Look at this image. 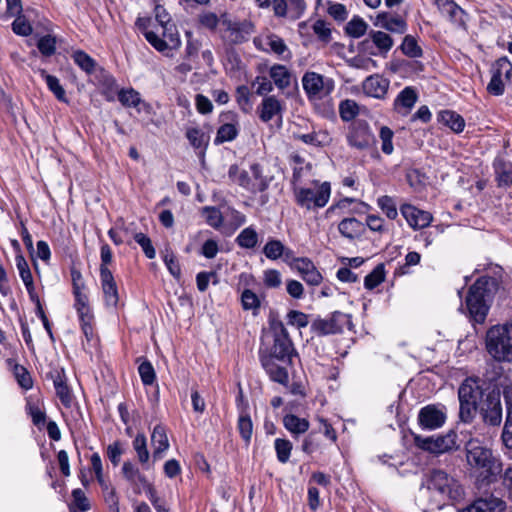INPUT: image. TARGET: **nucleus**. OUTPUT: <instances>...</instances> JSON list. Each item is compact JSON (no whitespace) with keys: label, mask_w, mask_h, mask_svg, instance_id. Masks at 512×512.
Here are the masks:
<instances>
[{"label":"nucleus","mask_w":512,"mask_h":512,"mask_svg":"<svg viewBox=\"0 0 512 512\" xmlns=\"http://www.w3.org/2000/svg\"><path fill=\"white\" fill-rule=\"evenodd\" d=\"M497 289V281L492 277L479 278L470 288L465 298V309L462 311L470 321L483 324L488 315L493 295Z\"/></svg>","instance_id":"nucleus-1"},{"label":"nucleus","mask_w":512,"mask_h":512,"mask_svg":"<svg viewBox=\"0 0 512 512\" xmlns=\"http://www.w3.org/2000/svg\"><path fill=\"white\" fill-rule=\"evenodd\" d=\"M485 349L496 362H512V320L492 325L486 331Z\"/></svg>","instance_id":"nucleus-2"},{"label":"nucleus","mask_w":512,"mask_h":512,"mask_svg":"<svg viewBox=\"0 0 512 512\" xmlns=\"http://www.w3.org/2000/svg\"><path fill=\"white\" fill-rule=\"evenodd\" d=\"M467 464L473 474L482 479H488L500 472V464L493 457L490 449L470 440L466 447Z\"/></svg>","instance_id":"nucleus-3"},{"label":"nucleus","mask_w":512,"mask_h":512,"mask_svg":"<svg viewBox=\"0 0 512 512\" xmlns=\"http://www.w3.org/2000/svg\"><path fill=\"white\" fill-rule=\"evenodd\" d=\"M269 338L272 339L271 347L269 350H263L261 348L259 356L269 355L272 359L282 362H291V357L294 355L295 350L282 322H272L269 331L262 338V342L264 343Z\"/></svg>","instance_id":"nucleus-4"},{"label":"nucleus","mask_w":512,"mask_h":512,"mask_svg":"<svg viewBox=\"0 0 512 512\" xmlns=\"http://www.w3.org/2000/svg\"><path fill=\"white\" fill-rule=\"evenodd\" d=\"M330 196L331 185L327 181H313L309 187L294 189L295 202L306 210L323 208L328 203Z\"/></svg>","instance_id":"nucleus-5"},{"label":"nucleus","mask_w":512,"mask_h":512,"mask_svg":"<svg viewBox=\"0 0 512 512\" xmlns=\"http://www.w3.org/2000/svg\"><path fill=\"white\" fill-rule=\"evenodd\" d=\"M482 396V389L476 380L469 378L461 384L458 390V398L460 403L459 416L463 422L469 423L472 421Z\"/></svg>","instance_id":"nucleus-6"},{"label":"nucleus","mask_w":512,"mask_h":512,"mask_svg":"<svg viewBox=\"0 0 512 512\" xmlns=\"http://www.w3.org/2000/svg\"><path fill=\"white\" fill-rule=\"evenodd\" d=\"M428 489L439 495V500L459 501L463 498L462 486L446 472L435 470L431 473Z\"/></svg>","instance_id":"nucleus-7"},{"label":"nucleus","mask_w":512,"mask_h":512,"mask_svg":"<svg viewBox=\"0 0 512 512\" xmlns=\"http://www.w3.org/2000/svg\"><path fill=\"white\" fill-rule=\"evenodd\" d=\"M302 86L309 100H320L333 92L335 82L330 77L311 71L303 75Z\"/></svg>","instance_id":"nucleus-8"},{"label":"nucleus","mask_w":512,"mask_h":512,"mask_svg":"<svg viewBox=\"0 0 512 512\" xmlns=\"http://www.w3.org/2000/svg\"><path fill=\"white\" fill-rule=\"evenodd\" d=\"M253 44L257 50L274 54L280 60L290 61L292 59V52L284 39L270 31H266L254 37Z\"/></svg>","instance_id":"nucleus-9"},{"label":"nucleus","mask_w":512,"mask_h":512,"mask_svg":"<svg viewBox=\"0 0 512 512\" xmlns=\"http://www.w3.org/2000/svg\"><path fill=\"white\" fill-rule=\"evenodd\" d=\"M512 82V63L507 57L496 60L491 67V80L487 91L494 96H500L505 91L506 84Z\"/></svg>","instance_id":"nucleus-10"},{"label":"nucleus","mask_w":512,"mask_h":512,"mask_svg":"<svg viewBox=\"0 0 512 512\" xmlns=\"http://www.w3.org/2000/svg\"><path fill=\"white\" fill-rule=\"evenodd\" d=\"M414 443L418 448L434 454H442L458 448L457 435L454 431L437 437L415 435Z\"/></svg>","instance_id":"nucleus-11"},{"label":"nucleus","mask_w":512,"mask_h":512,"mask_svg":"<svg viewBox=\"0 0 512 512\" xmlns=\"http://www.w3.org/2000/svg\"><path fill=\"white\" fill-rule=\"evenodd\" d=\"M229 177L233 182L249 191H261L265 188L262 170L258 164L251 165L249 171L242 170L238 166L233 165L229 169Z\"/></svg>","instance_id":"nucleus-12"},{"label":"nucleus","mask_w":512,"mask_h":512,"mask_svg":"<svg viewBox=\"0 0 512 512\" xmlns=\"http://www.w3.org/2000/svg\"><path fill=\"white\" fill-rule=\"evenodd\" d=\"M75 309L81 324L82 332L88 343L94 340V316L88 303V296L84 290L74 291Z\"/></svg>","instance_id":"nucleus-13"},{"label":"nucleus","mask_w":512,"mask_h":512,"mask_svg":"<svg viewBox=\"0 0 512 512\" xmlns=\"http://www.w3.org/2000/svg\"><path fill=\"white\" fill-rule=\"evenodd\" d=\"M447 419V411L443 405L429 404L422 407L418 413V424L423 430L441 428Z\"/></svg>","instance_id":"nucleus-14"},{"label":"nucleus","mask_w":512,"mask_h":512,"mask_svg":"<svg viewBox=\"0 0 512 512\" xmlns=\"http://www.w3.org/2000/svg\"><path fill=\"white\" fill-rule=\"evenodd\" d=\"M394 45L392 37L379 30H371L368 38L361 43L362 50L372 56H386Z\"/></svg>","instance_id":"nucleus-15"},{"label":"nucleus","mask_w":512,"mask_h":512,"mask_svg":"<svg viewBox=\"0 0 512 512\" xmlns=\"http://www.w3.org/2000/svg\"><path fill=\"white\" fill-rule=\"evenodd\" d=\"M483 421L491 426H498L502 421V406L499 392H489L479 406Z\"/></svg>","instance_id":"nucleus-16"},{"label":"nucleus","mask_w":512,"mask_h":512,"mask_svg":"<svg viewBox=\"0 0 512 512\" xmlns=\"http://www.w3.org/2000/svg\"><path fill=\"white\" fill-rule=\"evenodd\" d=\"M347 141L351 147L363 150L374 144L375 137L366 123L359 122L350 128Z\"/></svg>","instance_id":"nucleus-17"},{"label":"nucleus","mask_w":512,"mask_h":512,"mask_svg":"<svg viewBox=\"0 0 512 512\" xmlns=\"http://www.w3.org/2000/svg\"><path fill=\"white\" fill-rule=\"evenodd\" d=\"M400 212L408 225L414 230L429 226L433 220V216L430 212L418 209L411 204H403L400 207Z\"/></svg>","instance_id":"nucleus-18"},{"label":"nucleus","mask_w":512,"mask_h":512,"mask_svg":"<svg viewBox=\"0 0 512 512\" xmlns=\"http://www.w3.org/2000/svg\"><path fill=\"white\" fill-rule=\"evenodd\" d=\"M168 40L162 39L157 33L153 31H145L144 37L145 39L159 52L163 53L166 56H172L171 51L176 50L181 45V40L179 38V34L169 33L165 34Z\"/></svg>","instance_id":"nucleus-19"},{"label":"nucleus","mask_w":512,"mask_h":512,"mask_svg":"<svg viewBox=\"0 0 512 512\" xmlns=\"http://www.w3.org/2000/svg\"><path fill=\"white\" fill-rule=\"evenodd\" d=\"M294 271L310 286H318L323 281V276L315 264L307 257H300L294 261Z\"/></svg>","instance_id":"nucleus-20"},{"label":"nucleus","mask_w":512,"mask_h":512,"mask_svg":"<svg viewBox=\"0 0 512 512\" xmlns=\"http://www.w3.org/2000/svg\"><path fill=\"white\" fill-rule=\"evenodd\" d=\"M283 111L284 102L279 100L276 96L270 95L262 99L256 112L259 119L267 123L275 117L282 118Z\"/></svg>","instance_id":"nucleus-21"},{"label":"nucleus","mask_w":512,"mask_h":512,"mask_svg":"<svg viewBox=\"0 0 512 512\" xmlns=\"http://www.w3.org/2000/svg\"><path fill=\"white\" fill-rule=\"evenodd\" d=\"M389 85L390 81L387 78L379 74H374L363 81L362 88L367 96L376 99H384L388 92Z\"/></svg>","instance_id":"nucleus-22"},{"label":"nucleus","mask_w":512,"mask_h":512,"mask_svg":"<svg viewBox=\"0 0 512 512\" xmlns=\"http://www.w3.org/2000/svg\"><path fill=\"white\" fill-rule=\"evenodd\" d=\"M373 24L396 34H404L407 30V23L402 17L393 16L387 12L378 13L373 20Z\"/></svg>","instance_id":"nucleus-23"},{"label":"nucleus","mask_w":512,"mask_h":512,"mask_svg":"<svg viewBox=\"0 0 512 512\" xmlns=\"http://www.w3.org/2000/svg\"><path fill=\"white\" fill-rule=\"evenodd\" d=\"M505 507V502L500 498L488 496L475 500L469 506L458 510V512H503Z\"/></svg>","instance_id":"nucleus-24"},{"label":"nucleus","mask_w":512,"mask_h":512,"mask_svg":"<svg viewBox=\"0 0 512 512\" xmlns=\"http://www.w3.org/2000/svg\"><path fill=\"white\" fill-rule=\"evenodd\" d=\"M352 327L351 316L339 311L334 312L328 320L321 323L322 331L325 334L340 333L345 329L351 330Z\"/></svg>","instance_id":"nucleus-25"},{"label":"nucleus","mask_w":512,"mask_h":512,"mask_svg":"<svg viewBox=\"0 0 512 512\" xmlns=\"http://www.w3.org/2000/svg\"><path fill=\"white\" fill-rule=\"evenodd\" d=\"M440 12L446 16L453 24L464 27L466 21L465 11L453 0H435Z\"/></svg>","instance_id":"nucleus-26"},{"label":"nucleus","mask_w":512,"mask_h":512,"mask_svg":"<svg viewBox=\"0 0 512 512\" xmlns=\"http://www.w3.org/2000/svg\"><path fill=\"white\" fill-rule=\"evenodd\" d=\"M100 281L106 305L115 307L118 303V289L109 269H100Z\"/></svg>","instance_id":"nucleus-27"},{"label":"nucleus","mask_w":512,"mask_h":512,"mask_svg":"<svg viewBox=\"0 0 512 512\" xmlns=\"http://www.w3.org/2000/svg\"><path fill=\"white\" fill-rule=\"evenodd\" d=\"M228 37L233 43L244 42L254 32V24L251 21H225Z\"/></svg>","instance_id":"nucleus-28"},{"label":"nucleus","mask_w":512,"mask_h":512,"mask_svg":"<svg viewBox=\"0 0 512 512\" xmlns=\"http://www.w3.org/2000/svg\"><path fill=\"white\" fill-rule=\"evenodd\" d=\"M418 100V92L416 88L407 86L399 92L394 100V109L399 114L407 115L410 113Z\"/></svg>","instance_id":"nucleus-29"},{"label":"nucleus","mask_w":512,"mask_h":512,"mask_svg":"<svg viewBox=\"0 0 512 512\" xmlns=\"http://www.w3.org/2000/svg\"><path fill=\"white\" fill-rule=\"evenodd\" d=\"M275 360L276 359H272L269 355H260L261 365L268 373L271 380L286 385L289 381L288 372L286 368L277 365Z\"/></svg>","instance_id":"nucleus-30"},{"label":"nucleus","mask_w":512,"mask_h":512,"mask_svg":"<svg viewBox=\"0 0 512 512\" xmlns=\"http://www.w3.org/2000/svg\"><path fill=\"white\" fill-rule=\"evenodd\" d=\"M16 267L19 272L20 278L22 279L26 290L31 300H37V293L34 286L32 273L29 265L23 255L18 254L15 257Z\"/></svg>","instance_id":"nucleus-31"},{"label":"nucleus","mask_w":512,"mask_h":512,"mask_svg":"<svg viewBox=\"0 0 512 512\" xmlns=\"http://www.w3.org/2000/svg\"><path fill=\"white\" fill-rule=\"evenodd\" d=\"M151 443L153 446L154 459H161L163 453L169 448V440L167 437L166 429L163 425L158 424L154 427L151 435Z\"/></svg>","instance_id":"nucleus-32"},{"label":"nucleus","mask_w":512,"mask_h":512,"mask_svg":"<svg viewBox=\"0 0 512 512\" xmlns=\"http://www.w3.org/2000/svg\"><path fill=\"white\" fill-rule=\"evenodd\" d=\"M118 100L120 103L125 107H138L141 106L138 110H144L147 113H150L152 107L150 104L142 101L140 93L134 90L133 88L130 89H121L118 92Z\"/></svg>","instance_id":"nucleus-33"},{"label":"nucleus","mask_w":512,"mask_h":512,"mask_svg":"<svg viewBox=\"0 0 512 512\" xmlns=\"http://www.w3.org/2000/svg\"><path fill=\"white\" fill-rule=\"evenodd\" d=\"M269 77L279 90L291 85L292 73L285 65L273 64L269 69Z\"/></svg>","instance_id":"nucleus-34"},{"label":"nucleus","mask_w":512,"mask_h":512,"mask_svg":"<svg viewBox=\"0 0 512 512\" xmlns=\"http://www.w3.org/2000/svg\"><path fill=\"white\" fill-rule=\"evenodd\" d=\"M245 223L246 216L243 213L235 210L234 208L228 207L225 210L224 226L222 233L231 235Z\"/></svg>","instance_id":"nucleus-35"},{"label":"nucleus","mask_w":512,"mask_h":512,"mask_svg":"<svg viewBox=\"0 0 512 512\" xmlns=\"http://www.w3.org/2000/svg\"><path fill=\"white\" fill-rule=\"evenodd\" d=\"M283 425L294 436L306 433L310 427L306 418H300L295 414L285 415Z\"/></svg>","instance_id":"nucleus-36"},{"label":"nucleus","mask_w":512,"mask_h":512,"mask_svg":"<svg viewBox=\"0 0 512 512\" xmlns=\"http://www.w3.org/2000/svg\"><path fill=\"white\" fill-rule=\"evenodd\" d=\"M186 137L191 144V146L195 149L200 150V153H204L210 137L199 127H189L186 130Z\"/></svg>","instance_id":"nucleus-37"},{"label":"nucleus","mask_w":512,"mask_h":512,"mask_svg":"<svg viewBox=\"0 0 512 512\" xmlns=\"http://www.w3.org/2000/svg\"><path fill=\"white\" fill-rule=\"evenodd\" d=\"M338 230L342 236L355 239L361 236L363 224L356 218H345L339 223Z\"/></svg>","instance_id":"nucleus-38"},{"label":"nucleus","mask_w":512,"mask_h":512,"mask_svg":"<svg viewBox=\"0 0 512 512\" xmlns=\"http://www.w3.org/2000/svg\"><path fill=\"white\" fill-rule=\"evenodd\" d=\"M438 118L443 125L449 127L455 133H460L465 128L463 117L454 111H441Z\"/></svg>","instance_id":"nucleus-39"},{"label":"nucleus","mask_w":512,"mask_h":512,"mask_svg":"<svg viewBox=\"0 0 512 512\" xmlns=\"http://www.w3.org/2000/svg\"><path fill=\"white\" fill-rule=\"evenodd\" d=\"M39 73L55 97L61 102L68 103L65 89L60 84L59 79L56 76L48 74L44 69L39 70Z\"/></svg>","instance_id":"nucleus-40"},{"label":"nucleus","mask_w":512,"mask_h":512,"mask_svg":"<svg viewBox=\"0 0 512 512\" xmlns=\"http://www.w3.org/2000/svg\"><path fill=\"white\" fill-rule=\"evenodd\" d=\"M202 215L209 226L223 232L225 212L222 213L216 207L206 206L202 209Z\"/></svg>","instance_id":"nucleus-41"},{"label":"nucleus","mask_w":512,"mask_h":512,"mask_svg":"<svg viewBox=\"0 0 512 512\" xmlns=\"http://www.w3.org/2000/svg\"><path fill=\"white\" fill-rule=\"evenodd\" d=\"M302 451L307 455H312L316 452L322 453L323 443L315 431L310 432L302 441Z\"/></svg>","instance_id":"nucleus-42"},{"label":"nucleus","mask_w":512,"mask_h":512,"mask_svg":"<svg viewBox=\"0 0 512 512\" xmlns=\"http://www.w3.org/2000/svg\"><path fill=\"white\" fill-rule=\"evenodd\" d=\"M236 242L241 248L252 249L258 243V234L253 227H247L239 233Z\"/></svg>","instance_id":"nucleus-43"},{"label":"nucleus","mask_w":512,"mask_h":512,"mask_svg":"<svg viewBox=\"0 0 512 512\" xmlns=\"http://www.w3.org/2000/svg\"><path fill=\"white\" fill-rule=\"evenodd\" d=\"M359 114V105L352 99H345L339 104L340 118L345 121L353 120Z\"/></svg>","instance_id":"nucleus-44"},{"label":"nucleus","mask_w":512,"mask_h":512,"mask_svg":"<svg viewBox=\"0 0 512 512\" xmlns=\"http://www.w3.org/2000/svg\"><path fill=\"white\" fill-rule=\"evenodd\" d=\"M385 280V268L383 264L377 265L364 279V286L372 290Z\"/></svg>","instance_id":"nucleus-45"},{"label":"nucleus","mask_w":512,"mask_h":512,"mask_svg":"<svg viewBox=\"0 0 512 512\" xmlns=\"http://www.w3.org/2000/svg\"><path fill=\"white\" fill-rule=\"evenodd\" d=\"M400 48L403 54L411 58H418L423 54L421 47L417 43V40L411 35H406L404 37Z\"/></svg>","instance_id":"nucleus-46"},{"label":"nucleus","mask_w":512,"mask_h":512,"mask_svg":"<svg viewBox=\"0 0 512 512\" xmlns=\"http://www.w3.org/2000/svg\"><path fill=\"white\" fill-rule=\"evenodd\" d=\"M237 135L238 128L236 127L235 124H223L219 127L214 142L215 144H222L224 142L232 141L237 137Z\"/></svg>","instance_id":"nucleus-47"},{"label":"nucleus","mask_w":512,"mask_h":512,"mask_svg":"<svg viewBox=\"0 0 512 512\" xmlns=\"http://www.w3.org/2000/svg\"><path fill=\"white\" fill-rule=\"evenodd\" d=\"M292 447V443L287 439H275L274 448L276 451L277 459L280 463L285 464L289 461Z\"/></svg>","instance_id":"nucleus-48"},{"label":"nucleus","mask_w":512,"mask_h":512,"mask_svg":"<svg viewBox=\"0 0 512 512\" xmlns=\"http://www.w3.org/2000/svg\"><path fill=\"white\" fill-rule=\"evenodd\" d=\"M285 252V246L281 241L270 239L263 247L264 255L270 260H277L282 257Z\"/></svg>","instance_id":"nucleus-49"},{"label":"nucleus","mask_w":512,"mask_h":512,"mask_svg":"<svg viewBox=\"0 0 512 512\" xmlns=\"http://www.w3.org/2000/svg\"><path fill=\"white\" fill-rule=\"evenodd\" d=\"M367 23L360 17L352 18L346 26V32L349 36L359 38L367 31Z\"/></svg>","instance_id":"nucleus-50"},{"label":"nucleus","mask_w":512,"mask_h":512,"mask_svg":"<svg viewBox=\"0 0 512 512\" xmlns=\"http://www.w3.org/2000/svg\"><path fill=\"white\" fill-rule=\"evenodd\" d=\"M377 204L389 219L394 220L397 218L398 211L392 197L387 195L381 196L377 199Z\"/></svg>","instance_id":"nucleus-51"},{"label":"nucleus","mask_w":512,"mask_h":512,"mask_svg":"<svg viewBox=\"0 0 512 512\" xmlns=\"http://www.w3.org/2000/svg\"><path fill=\"white\" fill-rule=\"evenodd\" d=\"M74 62L85 72L92 73L95 68V61L84 51H75L72 55Z\"/></svg>","instance_id":"nucleus-52"},{"label":"nucleus","mask_w":512,"mask_h":512,"mask_svg":"<svg viewBox=\"0 0 512 512\" xmlns=\"http://www.w3.org/2000/svg\"><path fill=\"white\" fill-rule=\"evenodd\" d=\"M133 448L137 453L138 460L141 463H146L149 459V451L147 449V440L144 434H137L133 440Z\"/></svg>","instance_id":"nucleus-53"},{"label":"nucleus","mask_w":512,"mask_h":512,"mask_svg":"<svg viewBox=\"0 0 512 512\" xmlns=\"http://www.w3.org/2000/svg\"><path fill=\"white\" fill-rule=\"evenodd\" d=\"M37 47L43 56L50 57L56 51V38L50 34L42 36L37 42Z\"/></svg>","instance_id":"nucleus-54"},{"label":"nucleus","mask_w":512,"mask_h":512,"mask_svg":"<svg viewBox=\"0 0 512 512\" xmlns=\"http://www.w3.org/2000/svg\"><path fill=\"white\" fill-rule=\"evenodd\" d=\"M238 430L245 442H249L252 437L253 424L248 414H241L238 418Z\"/></svg>","instance_id":"nucleus-55"},{"label":"nucleus","mask_w":512,"mask_h":512,"mask_svg":"<svg viewBox=\"0 0 512 512\" xmlns=\"http://www.w3.org/2000/svg\"><path fill=\"white\" fill-rule=\"evenodd\" d=\"M274 83L271 79H268L265 76H257L253 82V87H255V92L260 96H269L274 89Z\"/></svg>","instance_id":"nucleus-56"},{"label":"nucleus","mask_w":512,"mask_h":512,"mask_svg":"<svg viewBox=\"0 0 512 512\" xmlns=\"http://www.w3.org/2000/svg\"><path fill=\"white\" fill-rule=\"evenodd\" d=\"M122 472L125 479L131 484H137V481H143L144 483L147 480V478L130 462H125L123 464Z\"/></svg>","instance_id":"nucleus-57"},{"label":"nucleus","mask_w":512,"mask_h":512,"mask_svg":"<svg viewBox=\"0 0 512 512\" xmlns=\"http://www.w3.org/2000/svg\"><path fill=\"white\" fill-rule=\"evenodd\" d=\"M393 136H394V133L389 127H387V126L381 127L380 133H379V137H380V140L382 143L381 150L387 155H390L394 150L393 143H392Z\"/></svg>","instance_id":"nucleus-58"},{"label":"nucleus","mask_w":512,"mask_h":512,"mask_svg":"<svg viewBox=\"0 0 512 512\" xmlns=\"http://www.w3.org/2000/svg\"><path fill=\"white\" fill-rule=\"evenodd\" d=\"M241 303L244 310H257L260 307L258 296L250 289L242 292Z\"/></svg>","instance_id":"nucleus-59"},{"label":"nucleus","mask_w":512,"mask_h":512,"mask_svg":"<svg viewBox=\"0 0 512 512\" xmlns=\"http://www.w3.org/2000/svg\"><path fill=\"white\" fill-rule=\"evenodd\" d=\"M263 283L267 288H279L282 284V275L276 269H267L263 273Z\"/></svg>","instance_id":"nucleus-60"},{"label":"nucleus","mask_w":512,"mask_h":512,"mask_svg":"<svg viewBox=\"0 0 512 512\" xmlns=\"http://www.w3.org/2000/svg\"><path fill=\"white\" fill-rule=\"evenodd\" d=\"M12 30L15 34L20 36H29L32 33V26L27 21L25 16L18 15L12 22Z\"/></svg>","instance_id":"nucleus-61"},{"label":"nucleus","mask_w":512,"mask_h":512,"mask_svg":"<svg viewBox=\"0 0 512 512\" xmlns=\"http://www.w3.org/2000/svg\"><path fill=\"white\" fill-rule=\"evenodd\" d=\"M138 372L144 385L153 384L155 380V371L150 362H142L138 367Z\"/></svg>","instance_id":"nucleus-62"},{"label":"nucleus","mask_w":512,"mask_h":512,"mask_svg":"<svg viewBox=\"0 0 512 512\" xmlns=\"http://www.w3.org/2000/svg\"><path fill=\"white\" fill-rule=\"evenodd\" d=\"M237 102L242 111L248 113L251 110L250 92L246 86H240L236 91Z\"/></svg>","instance_id":"nucleus-63"},{"label":"nucleus","mask_w":512,"mask_h":512,"mask_svg":"<svg viewBox=\"0 0 512 512\" xmlns=\"http://www.w3.org/2000/svg\"><path fill=\"white\" fill-rule=\"evenodd\" d=\"M14 375L22 388L28 390L32 387V379L23 366L16 364L14 366Z\"/></svg>","instance_id":"nucleus-64"}]
</instances>
